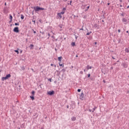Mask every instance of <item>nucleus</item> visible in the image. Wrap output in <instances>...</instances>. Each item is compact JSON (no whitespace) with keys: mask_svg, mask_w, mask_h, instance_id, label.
I'll return each instance as SVG.
<instances>
[{"mask_svg":"<svg viewBox=\"0 0 129 129\" xmlns=\"http://www.w3.org/2000/svg\"><path fill=\"white\" fill-rule=\"evenodd\" d=\"M34 11L35 12H39V11H44V10H45V9L39 7L38 6L34 7Z\"/></svg>","mask_w":129,"mask_h":129,"instance_id":"obj_1","label":"nucleus"},{"mask_svg":"<svg viewBox=\"0 0 129 129\" xmlns=\"http://www.w3.org/2000/svg\"><path fill=\"white\" fill-rule=\"evenodd\" d=\"M13 31L15 33H19V27H15L14 29H13Z\"/></svg>","mask_w":129,"mask_h":129,"instance_id":"obj_2","label":"nucleus"},{"mask_svg":"<svg viewBox=\"0 0 129 129\" xmlns=\"http://www.w3.org/2000/svg\"><path fill=\"white\" fill-rule=\"evenodd\" d=\"M54 93H55V92L54 91H49L47 92V94H48V95H53Z\"/></svg>","mask_w":129,"mask_h":129,"instance_id":"obj_3","label":"nucleus"},{"mask_svg":"<svg viewBox=\"0 0 129 129\" xmlns=\"http://www.w3.org/2000/svg\"><path fill=\"white\" fill-rule=\"evenodd\" d=\"M86 69H87V70H89V69H92V67L89 66V65H88L86 67Z\"/></svg>","mask_w":129,"mask_h":129,"instance_id":"obj_4","label":"nucleus"},{"mask_svg":"<svg viewBox=\"0 0 129 129\" xmlns=\"http://www.w3.org/2000/svg\"><path fill=\"white\" fill-rule=\"evenodd\" d=\"M57 17H58V19H59L60 20L62 19V15H61V14L60 13H57Z\"/></svg>","mask_w":129,"mask_h":129,"instance_id":"obj_5","label":"nucleus"},{"mask_svg":"<svg viewBox=\"0 0 129 129\" xmlns=\"http://www.w3.org/2000/svg\"><path fill=\"white\" fill-rule=\"evenodd\" d=\"M122 22H123V23H126V22H127V20H126V19H125V18H123L122 19Z\"/></svg>","mask_w":129,"mask_h":129,"instance_id":"obj_6","label":"nucleus"},{"mask_svg":"<svg viewBox=\"0 0 129 129\" xmlns=\"http://www.w3.org/2000/svg\"><path fill=\"white\" fill-rule=\"evenodd\" d=\"M71 119L72 121H75V120H76V117L73 116L71 118Z\"/></svg>","mask_w":129,"mask_h":129,"instance_id":"obj_7","label":"nucleus"},{"mask_svg":"<svg viewBox=\"0 0 129 129\" xmlns=\"http://www.w3.org/2000/svg\"><path fill=\"white\" fill-rule=\"evenodd\" d=\"M5 77L6 79H9V78H11V74L7 75Z\"/></svg>","mask_w":129,"mask_h":129,"instance_id":"obj_8","label":"nucleus"},{"mask_svg":"<svg viewBox=\"0 0 129 129\" xmlns=\"http://www.w3.org/2000/svg\"><path fill=\"white\" fill-rule=\"evenodd\" d=\"M58 60L59 62H61V61H62V57L61 56L58 57Z\"/></svg>","mask_w":129,"mask_h":129,"instance_id":"obj_9","label":"nucleus"},{"mask_svg":"<svg viewBox=\"0 0 129 129\" xmlns=\"http://www.w3.org/2000/svg\"><path fill=\"white\" fill-rule=\"evenodd\" d=\"M29 48H30V49H34V45L30 44Z\"/></svg>","mask_w":129,"mask_h":129,"instance_id":"obj_10","label":"nucleus"},{"mask_svg":"<svg viewBox=\"0 0 129 129\" xmlns=\"http://www.w3.org/2000/svg\"><path fill=\"white\" fill-rule=\"evenodd\" d=\"M59 65L60 67H61V66H62V68H64V66H63V64L61 63V62H59Z\"/></svg>","mask_w":129,"mask_h":129,"instance_id":"obj_11","label":"nucleus"},{"mask_svg":"<svg viewBox=\"0 0 129 129\" xmlns=\"http://www.w3.org/2000/svg\"><path fill=\"white\" fill-rule=\"evenodd\" d=\"M2 81H5V80H7V79H6V77H3L2 78Z\"/></svg>","mask_w":129,"mask_h":129,"instance_id":"obj_12","label":"nucleus"},{"mask_svg":"<svg viewBox=\"0 0 129 129\" xmlns=\"http://www.w3.org/2000/svg\"><path fill=\"white\" fill-rule=\"evenodd\" d=\"M25 18V17L24 16V15H21V19H22V20H24V18Z\"/></svg>","mask_w":129,"mask_h":129,"instance_id":"obj_13","label":"nucleus"},{"mask_svg":"<svg viewBox=\"0 0 129 129\" xmlns=\"http://www.w3.org/2000/svg\"><path fill=\"white\" fill-rule=\"evenodd\" d=\"M125 51L126 52V53H128L129 52L128 48H125Z\"/></svg>","mask_w":129,"mask_h":129,"instance_id":"obj_14","label":"nucleus"},{"mask_svg":"<svg viewBox=\"0 0 129 129\" xmlns=\"http://www.w3.org/2000/svg\"><path fill=\"white\" fill-rule=\"evenodd\" d=\"M59 14H60V15H64V14H65V12L62 11Z\"/></svg>","mask_w":129,"mask_h":129,"instance_id":"obj_15","label":"nucleus"},{"mask_svg":"<svg viewBox=\"0 0 129 129\" xmlns=\"http://www.w3.org/2000/svg\"><path fill=\"white\" fill-rule=\"evenodd\" d=\"M15 26H20V24L19 23H15Z\"/></svg>","mask_w":129,"mask_h":129,"instance_id":"obj_16","label":"nucleus"},{"mask_svg":"<svg viewBox=\"0 0 129 129\" xmlns=\"http://www.w3.org/2000/svg\"><path fill=\"white\" fill-rule=\"evenodd\" d=\"M72 46H73V47H74V46H75V42H72L71 44Z\"/></svg>","mask_w":129,"mask_h":129,"instance_id":"obj_17","label":"nucleus"},{"mask_svg":"<svg viewBox=\"0 0 129 129\" xmlns=\"http://www.w3.org/2000/svg\"><path fill=\"white\" fill-rule=\"evenodd\" d=\"M10 19L11 20V21H13V16L12 15L10 16Z\"/></svg>","mask_w":129,"mask_h":129,"instance_id":"obj_18","label":"nucleus"},{"mask_svg":"<svg viewBox=\"0 0 129 129\" xmlns=\"http://www.w3.org/2000/svg\"><path fill=\"white\" fill-rule=\"evenodd\" d=\"M32 94L33 96H34V95H35V91H32Z\"/></svg>","mask_w":129,"mask_h":129,"instance_id":"obj_19","label":"nucleus"},{"mask_svg":"<svg viewBox=\"0 0 129 129\" xmlns=\"http://www.w3.org/2000/svg\"><path fill=\"white\" fill-rule=\"evenodd\" d=\"M92 33V32H88V33H87V36H89V35H90V34H91Z\"/></svg>","mask_w":129,"mask_h":129,"instance_id":"obj_20","label":"nucleus"},{"mask_svg":"<svg viewBox=\"0 0 129 129\" xmlns=\"http://www.w3.org/2000/svg\"><path fill=\"white\" fill-rule=\"evenodd\" d=\"M30 98H31V99H32V100H34V99H35L34 98V96H30Z\"/></svg>","mask_w":129,"mask_h":129,"instance_id":"obj_21","label":"nucleus"},{"mask_svg":"<svg viewBox=\"0 0 129 129\" xmlns=\"http://www.w3.org/2000/svg\"><path fill=\"white\" fill-rule=\"evenodd\" d=\"M83 96H84V94H83V92H82L81 94V97H83Z\"/></svg>","mask_w":129,"mask_h":129,"instance_id":"obj_22","label":"nucleus"},{"mask_svg":"<svg viewBox=\"0 0 129 129\" xmlns=\"http://www.w3.org/2000/svg\"><path fill=\"white\" fill-rule=\"evenodd\" d=\"M14 52H16V53H17V54H19V50H14Z\"/></svg>","mask_w":129,"mask_h":129,"instance_id":"obj_23","label":"nucleus"},{"mask_svg":"<svg viewBox=\"0 0 129 129\" xmlns=\"http://www.w3.org/2000/svg\"><path fill=\"white\" fill-rule=\"evenodd\" d=\"M125 15V13H122V14H121V16H122V17H124V16Z\"/></svg>","mask_w":129,"mask_h":129,"instance_id":"obj_24","label":"nucleus"},{"mask_svg":"<svg viewBox=\"0 0 129 129\" xmlns=\"http://www.w3.org/2000/svg\"><path fill=\"white\" fill-rule=\"evenodd\" d=\"M95 109H96V107L93 108L92 112H94V111L95 110Z\"/></svg>","mask_w":129,"mask_h":129,"instance_id":"obj_25","label":"nucleus"},{"mask_svg":"<svg viewBox=\"0 0 129 129\" xmlns=\"http://www.w3.org/2000/svg\"><path fill=\"white\" fill-rule=\"evenodd\" d=\"M84 71L85 72H87L88 71L87 70V69H86L84 70Z\"/></svg>","mask_w":129,"mask_h":129,"instance_id":"obj_26","label":"nucleus"},{"mask_svg":"<svg viewBox=\"0 0 129 129\" xmlns=\"http://www.w3.org/2000/svg\"><path fill=\"white\" fill-rule=\"evenodd\" d=\"M80 91H81V89H78V92H80Z\"/></svg>","mask_w":129,"mask_h":129,"instance_id":"obj_27","label":"nucleus"},{"mask_svg":"<svg viewBox=\"0 0 129 129\" xmlns=\"http://www.w3.org/2000/svg\"><path fill=\"white\" fill-rule=\"evenodd\" d=\"M80 74H82V75L83 74V71H81L80 72Z\"/></svg>","mask_w":129,"mask_h":129,"instance_id":"obj_28","label":"nucleus"},{"mask_svg":"<svg viewBox=\"0 0 129 129\" xmlns=\"http://www.w3.org/2000/svg\"><path fill=\"white\" fill-rule=\"evenodd\" d=\"M88 77L89 78V77H90V74H89L88 75Z\"/></svg>","mask_w":129,"mask_h":129,"instance_id":"obj_29","label":"nucleus"},{"mask_svg":"<svg viewBox=\"0 0 129 129\" xmlns=\"http://www.w3.org/2000/svg\"><path fill=\"white\" fill-rule=\"evenodd\" d=\"M22 70H25V68H24V67H23L22 68Z\"/></svg>","mask_w":129,"mask_h":129,"instance_id":"obj_30","label":"nucleus"},{"mask_svg":"<svg viewBox=\"0 0 129 129\" xmlns=\"http://www.w3.org/2000/svg\"><path fill=\"white\" fill-rule=\"evenodd\" d=\"M62 11H66V8H63Z\"/></svg>","mask_w":129,"mask_h":129,"instance_id":"obj_31","label":"nucleus"},{"mask_svg":"<svg viewBox=\"0 0 129 129\" xmlns=\"http://www.w3.org/2000/svg\"><path fill=\"white\" fill-rule=\"evenodd\" d=\"M118 33H120V29H118Z\"/></svg>","mask_w":129,"mask_h":129,"instance_id":"obj_32","label":"nucleus"},{"mask_svg":"<svg viewBox=\"0 0 129 129\" xmlns=\"http://www.w3.org/2000/svg\"><path fill=\"white\" fill-rule=\"evenodd\" d=\"M89 111H90V112H91V111H92V110L89 109Z\"/></svg>","mask_w":129,"mask_h":129,"instance_id":"obj_33","label":"nucleus"},{"mask_svg":"<svg viewBox=\"0 0 129 129\" xmlns=\"http://www.w3.org/2000/svg\"><path fill=\"white\" fill-rule=\"evenodd\" d=\"M47 35H48V37H50V33H48Z\"/></svg>","mask_w":129,"mask_h":129,"instance_id":"obj_34","label":"nucleus"},{"mask_svg":"<svg viewBox=\"0 0 129 129\" xmlns=\"http://www.w3.org/2000/svg\"><path fill=\"white\" fill-rule=\"evenodd\" d=\"M54 64H53V63H51V64H50L51 66H54Z\"/></svg>","mask_w":129,"mask_h":129,"instance_id":"obj_35","label":"nucleus"},{"mask_svg":"<svg viewBox=\"0 0 129 129\" xmlns=\"http://www.w3.org/2000/svg\"><path fill=\"white\" fill-rule=\"evenodd\" d=\"M33 31H34V30H33ZM33 33H34V34H36V31H33Z\"/></svg>","mask_w":129,"mask_h":129,"instance_id":"obj_36","label":"nucleus"},{"mask_svg":"<svg viewBox=\"0 0 129 129\" xmlns=\"http://www.w3.org/2000/svg\"><path fill=\"white\" fill-rule=\"evenodd\" d=\"M32 71H33V72H35V71H34V69H31Z\"/></svg>","mask_w":129,"mask_h":129,"instance_id":"obj_37","label":"nucleus"},{"mask_svg":"<svg viewBox=\"0 0 129 129\" xmlns=\"http://www.w3.org/2000/svg\"><path fill=\"white\" fill-rule=\"evenodd\" d=\"M53 66H54V68H56V65H53Z\"/></svg>","mask_w":129,"mask_h":129,"instance_id":"obj_38","label":"nucleus"},{"mask_svg":"<svg viewBox=\"0 0 129 129\" xmlns=\"http://www.w3.org/2000/svg\"><path fill=\"white\" fill-rule=\"evenodd\" d=\"M103 82H104V83H105V80H103Z\"/></svg>","mask_w":129,"mask_h":129,"instance_id":"obj_39","label":"nucleus"},{"mask_svg":"<svg viewBox=\"0 0 129 129\" xmlns=\"http://www.w3.org/2000/svg\"><path fill=\"white\" fill-rule=\"evenodd\" d=\"M81 30L83 31V28L80 29Z\"/></svg>","mask_w":129,"mask_h":129,"instance_id":"obj_40","label":"nucleus"},{"mask_svg":"<svg viewBox=\"0 0 129 129\" xmlns=\"http://www.w3.org/2000/svg\"><path fill=\"white\" fill-rule=\"evenodd\" d=\"M72 1H70V5H71Z\"/></svg>","mask_w":129,"mask_h":129,"instance_id":"obj_41","label":"nucleus"},{"mask_svg":"<svg viewBox=\"0 0 129 129\" xmlns=\"http://www.w3.org/2000/svg\"><path fill=\"white\" fill-rule=\"evenodd\" d=\"M107 5H108V6H109V5H110V3H108Z\"/></svg>","mask_w":129,"mask_h":129,"instance_id":"obj_42","label":"nucleus"},{"mask_svg":"<svg viewBox=\"0 0 129 129\" xmlns=\"http://www.w3.org/2000/svg\"><path fill=\"white\" fill-rule=\"evenodd\" d=\"M96 44H97V42H95V45H96Z\"/></svg>","mask_w":129,"mask_h":129,"instance_id":"obj_43","label":"nucleus"},{"mask_svg":"<svg viewBox=\"0 0 129 129\" xmlns=\"http://www.w3.org/2000/svg\"><path fill=\"white\" fill-rule=\"evenodd\" d=\"M120 8H122V5H120Z\"/></svg>","mask_w":129,"mask_h":129,"instance_id":"obj_44","label":"nucleus"},{"mask_svg":"<svg viewBox=\"0 0 129 129\" xmlns=\"http://www.w3.org/2000/svg\"><path fill=\"white\" fill-rule=\"evenodd\" d=\"M5 6H7V3H5Z\"/></svg>","mask_w":129,"mask_h":129,"instance_id":"obj_45","label":"nucleus"},{"mask_svg":"<svg viewBox=\"0 0 129 129\" xmlns=\"http://www.w3.org/2000/svg\"><path fill=\"white\" fill-rule=\"evenodd\" d=\"M127 9H129V6L127 7Z\"/></svg>","mask_w":129,"mask_h":129,"instance_id":"obj_46","label":"nucleus"},{"mask_svg":"<svg viewBox=\"0 0 129 129\" xmlns=\"http://www.w3.org/2000/svg\"><path fill=\"white\" fill-rule=\"evenodd\" d=\"M22 52H23V51L21 50V51H20V53H22Z\"/></svg>","mask_w":129,"mask_h":129,"instance_id":"obj_47","label":"nucleus"},{"mask_svg":"<svg viewBox=\"0 0 129 129\" xmlns=\"http://www.w3.org/2000/svg\"><path fill=\"white\" fill-rule=\"evenodd\" d=\"M111 69H113V67H111Z\"/></svg>","mask_w":129,"mask_h":129,"instance_id":"obj_48","label":"nucleus"},{"mask_svg":"<svg viewBox=\"0 0 129 129\" xmlns=\"http://www.w3.org/2000/svg\"><path fill=\"white\" fill-rule=\"evenodd\" d=\"M67 108H69V106H67Z\"/></svg>","mask_w":129,"mask_h":129,"instance_id":"obj_49","label":"nucleus"},{"mask_svg":"<svg viewBox=\"0 0 129 129\" xmlns=\"http://www.w3.org/2000/svg\"><path fill=\"white\" fill-rule=\"evenodd\" d=\"M89 8H90L89 6H88V7H87V9H89Z\"/></svg>","mask_w":129,"mask_h":129,"instance_id":"obj_50","label":"nucleus"},{"mask_svg":"<svg viewBox=\"0 0 129 129\" xmlns=\"http://www.w3.org/2000/svg\"><path fill=\"white\" fill-rule=\"evenodd\" d=\"M49 81L51 82V79H49Z\"/></svg>","mask_w":129,"mask_h":129,"instance_id":"obj_51","label":"nucleus"},{"mask_svg":"<svg viewBox=\"0 0 129 129\" xmlns=\"http://www.w3.org/2000/svg\"><path fill=\"white\" fill-rule=\"evenodd\" d=\"M126 33H128V31H126Z\"/></svg>","mask_w":129,"mask_h":129,"instance_id":"obj_52","label":"nucleus"},{"mask_svg":"<svg viewBox=\"0 0 129 129\" xmlns=\"http://www.w3.org/2000/svg\"><path fill=\"white\" fill-rule=\"evenodd\" d=\"M102 22H104V20H102Z\"/></svg>","mask_w":129,"mask_h":129,"instance_id":"obj_53","label":"nucleus"},{"mask_svg":"<svg viewBox=\"0 0 129 129\" xmlns=\"http://www.w3.org/2000/svg\"><path fill=\"white\" fill-rule=\"evenodd\" d=\"M55 51H56V50H57V49H56V48H55Z\"/></svg>","mask_w":129,"mask_h":129,"instance_id":"obj_54","label":"nucleus"},{"mask_svg":"<svg viewBox=\"0 0 129 129\" xmlns=\"http://www.w3.org/2000/svg\"><path fill=\"white\" fill-rule=\"evenodd\" d=\"M112 58H113V59H114V57H112Z\"/></svg>","mask_w":129,"mask_h":129,"instance_id":"obj_55","label":"nucleus"},{"mask_svg":"<svg viewBox=\"0 0 129 129\" xmlns=\"http://www.w3.org/2000/svg\"><path fill=\"white\" fill-rule=\"evenodd\" d=\"M52 38H54V36H52Z\"/></svg>","mask_w":129,"mask_h":129,"instance_id":"obj_56","label":"nucleus"},{"mask_svg":"<svg viewBox=\"0 0 129 129\" xmlns=\"http://www.w3.org/2000/svg\"><path fill=\"white\" fill-rule=\"evenodd\" d=\"M76 57H78V55H76Z\"/></svg>","mask_w":129,"mask_h":129,"instance_id":"obj_57","label":"nucleus"},{"mask_svg":"<svg viewBox=\"0 0 129 129\" xmlns=\"http://www.w3.org/2000/svg\"><path fill=\"white\" fill-rule=\"evenodd\" d=\"M60 28H62V27L60 26Z\"/></svg>","mask_w":129,"mask_h":129,"instance_id":"obj_58","label":"nucleus"},{"mask_svg":"<svg viewBox=\"0 0 129 129\" xmlns=\"http://www.w3.org/2000/svg\"><path fill=\"white\" fill-rule=\"evenodd\" d=\"M120 2H121V0H120Z\"/></svg>","mask_w":129,"mask_h":129,"instance_id":"obj_59","label":"nucleus"}]
</instances>
